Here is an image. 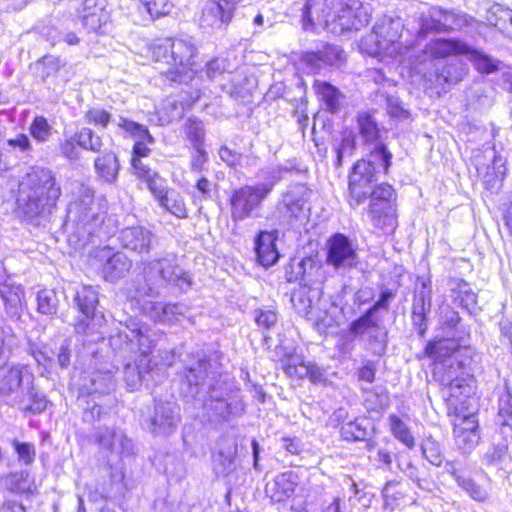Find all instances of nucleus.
I'll use <instances>...</instances> for the list:
<instances>
[{"label":"nucleus","instance_id":"obj_63","mask_svg":"<svg viewBox=\"0 0 512 512\" xmlns=\"http://www.w3.org/2000/svg\"><path fill=\"white\" fill-rule=\"evenodd\" d=\"M214 184L206 177H200L195 184L197 193H193V201L195 204L212 199V187Z\"/></svg>","mask_w":512,"mask_h":512},{"label":"nucleus","instance_id":"obj_3","mask_svg":"<svg viewBox=\"0 0 512 512\" xmlns=\"http://www.w3.org/2000/svg\"><path fill=\"white\" fill-rule=\"evenodd\" d=\"M312 189L304 183H292L281 193L268 221L272 231H260L255 238V253L258 262L264 267L274 265L280 254L276 247L279 232L294 229L300 222L312 196Z\"/></svg>","mask_w":512,"mask_h":512},{"label":"nucleus","instance_id":"obj_14","mask_svg":"<svg viewBox=\"0 0 512 512\" xmlns=\"http://www.w3.org/2000/svg\"><path fill=\"white\" fill-rule=\"evenodd\" d=\"M173 67L161 73L163 82L170 84H188L193 80L196 70L193 58L197 47L191 37L171 39Z\"/></svg>","mask_w":512,"mask_h":512},{"label":"nucleus","instance_id":"obj_55","mask_svg":"<svg viewBox=\"0 0 512 512\" xmlns=\"http://www.w3.org/2000/svg\"><path fill=\"white\" fill-rule=\"evenodd\" d=\"M456 445L465 453L471 452L479 443V431L453 429Z\"/></svg>","mask_w":512,"mask_h":512},{"label":"nucleus","instance_id":"obj_23","mask_svg":"<svg viewBox=\"0 0 512 512\" xmlns=\"http://www.w3.org/2000/svg\"><path fill=\"white\" fill-rule=\"evenodd\" d=\"M82 25L90 32L104 33L109 13L105 9V0H84L79 10Z\"/></svg>","mask_w":512,"mask_h":512},{"label":"nucleus","instance_id":"obj_11","mask_svg":"<svg viewBox=\"0 0 512 512\" xmlns=\"http://www.w3.org/2000/svg\"><path fill=\"white\" fill-rule=\"evenodd\" d=\"M71 307L78 312L74 322L77 335L83 336V342L103 340L101 331L106 323L103 311L100 310L99 291L92 285H78L72 289Z\"/></svg>","mask_w":512,"mask_h":512},{"label":"nucleus","instance_id":"obj_32","mask_svg":"<svg viewBox=\"0 0 512 512\" xmlns=\"http://www.w3.org/2000/svg\"><path fill=\"white\" fill-rule=\"evenodd\" d=\"M420 287L413 292L411 314L428 316L432 308V286L430 277H418Z\"/></svg>","mask_w":512,"mask_h":512},{"label":"nucleus","instance_id":"obj_5","mask_svg":"<svg viewBox=\"0 0 512 512\" xmlns=\"http://www.w3.org/2000/svg\"><path fill=\"white\" fill-rule=\"evenodd\" d=\"M397 289L384 284L379 287L378 299L341 330L338 347L342 354H351L360 342L374 356H383L388 347V330L382 325L379 311H388L396 298Z\"/></svg>","mask_w":512,"mask_h":512},{"label":"nucleus","instance_id":"obj_7","mask_svg":"<svg viewBox=\"0 0 512 512\" xmlns=\"http://www.w3.org/2000/svg\"><path fill=\"white\" fill-rule=\"evenodd\" d=\"M0 401L16 407L24 415H38L47 407V399L34 384V375L20 363L0 366Z\"/></svg>","mask_w":512,"mask_h":512},{"label":"nucleus","instance_id":"obj_44","mask_svg":"<svg viewBox=\"0 0 512 512\" xmlns=\"http://www.w3.org/2000/svg\"><path fill=\"white\" fill-rule=\"evenodd\" d=\"M183 131L192 147L204 146L206 131L201 120L196 117H189L184 123Z\"/></svg>","mask_w":512,"mask_h":512},{"label":"nucleus","instance_id":"obj_20","mask_svg":"<svg viewBox=\"0 0 512 512\" xmlns=\"http://www.w3.org/2000/svg\"><path fill=\"white\" fill-rule=\"evenodd\" d=\"M121 247L137 255H148L158 242L156 234L143 225H132L118 233Z\"/></svg>","mask_w":512,"mask_h":512},{"label":"nucleus","instance_id":"obj_48","mask_svg":"<svg viewBox=\"0 0 512 512\" xmlns=\"http://www.w3.org/2000/svg\"><path fill=\"white\" fill-rule=\"evenodd\" d=\"M74 136L80 148L92 152H101L103 146L102 139L92 129L83 127L75 132Z\"/></svg>","mask_w":512,"mask_h":512},{"label":"nucleus","instance_id":"obj_40","mask_svg":"<svg viewBox=\"0 0 512 512\" xmlns=\"http://www.w3.org/2000/svg\"><path fill=\"white\" fill-rule=\"evenodd\" d=\"M357 147V134L353 129H345L341 133L340 141L335 144L334 151L336 158L334 165L340 168L345 156H352Z\"/></svg>","mask_w":512,"mask_h":512},{"label":"nucleus","instance_id":"obj_45","mask_svg":"<svg viewBox=\"0 0 512 512\" xmlns=\"http://www.w3.org/2000/svg\"><path fill=\"white\" fill-rule=\"evenodd\" d=\"M263 180L260 183L253 184L266 198L274 190V187L283 179L282 170L275 167L263 169L259 173Z\"/></svg>","mask_w":512,"mask_h":512},{"label":"nucleus","instance_id":"obj_29","mask_svg":"<svg viewBox=\"0 0 512 512\" xmlns=\"http://www.w3.org/2000/svg\"><path fill=\"white\" fill-rule=\"evenodd\" d=\"M374 428L370 421L365 417H355L340 427V437L346 442H367L370 449L372 445L369 441L373 437Z\"/></svg>","mask_w":512,"mask_h":512},{"label":"nucleus","instance_id":"obj_19","mask_svg":"<svg viewBox=\"0 0 512 512\" xmlns=\"http://www.w3.org/2000/svg\"><path fill=\"white\" fill-rule=\"evenodd\" d=\"M92 439L99 451L106 455L116 454L120 457L134 454V443L121 430L104 425L94 426Z\"/></svg>","mask_w":512,"mask_h":512},{"label":"nucleus","instance_id":"obj_39","mask_svg":"<svg viewBox=\"0 0 512 512\" xmlns=\"http://www.w3.org/2000/svg\"><path fill=\"white\" fill-rule=\"evenodd\" d=\"M67 65V61L59 56L46 54L35 62V70L40 79L45 82L50 77H56L61 68Z\"/></svg>","mask_w":512,"mask_h":512},{"label":"nucleus","instance_id":"obj_31","mask_svg":"<svg viewBox=\"0 0 512 512\" xmlns=\"http://www.w3.org/2000/svg\"><path fill=\"white\" fill-rule=\"evenodd\" d=\"M97 176L108 184H114L118 179L120 163L112 150L101 151L94 160Z\"/></svg>","mask_w":512,"mask_h":512},{"label":"nucleus","instance_id":"obj_43","mask_svg":"<svg viewBox=\"0 0 512 512\" xmlns=\"http://www.w3.org/2000/svg\"><path fill=\"white\" fill-rule=\"evenodd\" d=\"M455 300L458 304L465 309L470 315H476L480 308L477 306V294L471 289L470 285L461 281L456 289Z\"/></svg>","mask_w":512,"mask_h":512},{"label":"nucleus","instance_id":"obj_61","mask_svg":"<svg viewBox=\"0 0 512 512\" xmlns=\"http://www.w3.org/2000/svg\"><path fill=\"white\" fill-rule=\"evenodd\" d=\"M220 159L230 168L237 169L244 167V154L222 145L218 151Z\"/></svg>","mask_w":512,"mask_h":512},{"label":"nucleus","instance_id":"obj_10","mask_svg":"<svg viewBox=\"0 0 512 512\" xmlns=\"http://www.w3.org/2000/svg\"><path fill=\"white\" fill-rule=\"evenodd\" d=\"M285 279L287 282H298L302 289L292 295V302L297 299L304 305V310L318 306L323 294V282L325 273L322 261L318 254L294 257L285 267Z\"/></svg>","mask_w":512,"mask_h":512},{"label":"nucleus","instance_id":"obj_58","mask_svg":"<svg viewBox=\"0 0 512 512\" xmlns=\"http://www.w3.org/2000/svg\"><path fill=\"white\" fill-rule=\"evenodd\" d=\"M225 72H231V65L224 57L213 58L205 66V75L209 80H215Z\"/></svg>","mask_w":512,"mask_h":512},{"label":"nucleus","instance_id":"obj_25","mask_svg":"<svg viewBox=\"0 0 512 512\" xmlns=\"http://www.w3.org/2000/svg\"><path fill=\"white\" fill-rule=\"evenodd\" d=\"M356 131L361 144L365 147L383 142V126L373 112L360 111L356 115Z\"/></svg>","mask_w":512,"mask_h":512},{"label":"nucleus","instance_id":"obj_35","mask_svg":"<svg viewBox=\"0 0 512 512\" xmlns=\"http://www.w3.org/2000/svg\"><path fill=\"white\" fill-rule=\"evenodd\" d=\"M435 77L438 84H456L466 74V68L458 61H439L435 64Z\"/></svg>","mask_w":512,"mask_h":512},{"label":"nucleus","instance_id":"obj_24","mask_svg":"<svg viewBox=\"0 0 512 512\" xmlns=\"http://www.w3.org/2000/svg\"><path fill=\"white\" fill-rule=\"evenodd\" d=\"M0 296L7 317L13 322L19 321L26 305L24 287L13 281L2 284L0 285Z\"/></svg>","mask_w":512,"mask_h":512},{"label":"nucleus","instance_id":"obj_26","mask_svg":"<svg viewBox=\"0 0 512 512\" xmlns=\"http://www.w3.org/2000/svg\"><path fill=\"white\" fill-rule=\"evenodd\" d=\"M234 12L217 0H209L202 10L200 25L202 28L225 30L231 23Z\"/></svg>","mask_w":512,"mask_h":512},{"label":"nucleus","instance_id":"obj_8","mask_svg":"<svg viewBox=\"0 0 512 512\" xmlns=\"http://www.w3.org/2000/svg\"><path fill=\"white\" fill-rule=\"evenodd\" d=\"M61 194L56 173L49 168L35 166L20 183L17 204L28 218L46 217L56 207Z\"/></svg>","mask_w":512,"mask_h":512},{"label":"nucleus","instance_id":"obj_6","mask_svg":"<svg viewBox=\"0 0 512 512\" xmlns=\"http://www.w3.org/2000/svg\"><path fill=\"white\" fill-rule=\"evenodd\" d=\"M301 17L304 30H315L319 25L335 36L360 30L370 21L366 8L359 2L348 5L340 0H306Z\"/></svg>","mask_w":512,"mask_h":512},{"label":"nucleus","instance_id":"obj_57","mask_svg":"<svg viewBox=\"0 0 512 512\" xmlns=\"http://www.w3.org/2000/svg\"><path fill=\"white\" fill-rule=\"evenodd\" d=\"M87 406L84 408L83 411V420L86 423H90L94 426L96 422L100 424L101 421L106 423L107 418L110 417V414L98 403L93 401L92 404H90V401H86Z\"/></svg>","mask_w":512,"mask_h":512},{"label":"nucleus","instance_id":"obj_15","mask_svg":"<svg viewBox=\"0 0 512 512\" xmlns=\"http://www.w3.org/2000/svg\"><path fill=\"white\" fill-rule=\"evenodd\" d=\"M174 351H165L161 356L162 365L153 363L147 356H139L133 363H127L123 368V379L129 391L138 390L143 383L147 386L159 383L164 377L163 366H171L174 361Z\"/></svg>","mask_w":512,"mask_h":512},{"label":"nucleus","instance_id":"obj_21","mask_svg":"<svg viewBox=\"0 0 512 512\" xmlns=\"http://www.w3.org/2000/svg\"><path fill=\"white\" fill-rule=\"evenodd\" d=\"M404 28L403 21L400 17L383 16L373 27L371 39L375 41L376 52L389 50L390 46L399 42L402 38Z\"/></svg>","mask_w":512,"mask_h":512},{"label":"nucleus","instance_id":"obj_27","mask_svg":"<svg viewBox=\"0 0 512 512\" xmlns=\"http://www.w3.org/2000/svg\"><path fill=\"white\" fill-rule=\"evenodd\" d=\"M343 50L336 45L322 44L314 51H306L302 55V61L314 70H320L326 66H338L343 61Z\"/></svg>","mask_w":512,"mask_h":512},{"label":"nucleus","instance_id":"obj_18","mask_svg":"<svg viewBox=\"0 0 512 512\" xmlns=\"http://www.w3.org/2000/svg\"><path fill=\"white\" fill-rule=\"evenodd\" d=\"M266 199L254 185L247 184L233 190L229 199L232 221L260 217Z\"/></svg>","mask_w":512,"mask_h":512},{"label":"nucleus","instance_id":"obj_62","mask_svg":"<svg viewBox=\"0 0 512 512\" xmlns=\"http://www.w3.org/2000/svg\"><path fill=\"white\" fill-rule=\"evenodd\" d=\"M88 123L100 126L105 129L109 123L114 122L110 112L102 108H91L85 114Z\"/></svg>","mask_w":512,"mask_h":512},{"label":"nucleus","instance_id":"obj_54","mask_svg":"<svg viewBox=\"0 0 512 512\" xmlns=\"http://www.w3.org/2000/svg\"><path fill=\"white\" fill-rule=\"evenodd\" d=\"M159 203L167 211L178 218H186L188 216L183 198L174 191H171L165 195L163 199L159 201Z\"/></svg>","mask_w":512,"mask_h":512},{"label":"nucleus","instance_id":"obj_51","mask_svg":"<svg viewBox=\"0 0 512 512\" xmlns=\"http://www.w3.org/2000/svg\"><path fill=\"white\" fill-rule=\"evenodd\" d=\"M460 321L459 313L451 306L443 305L440 307L439 323L442 331L445 332L447 336L455 337V332Z\"/></svg>","mask_w":512,"mask_h":512},{"label":"nucleus","instance_id":"obj_1","mask_svg":"<svg viewBox=\"0 0 512 512\" xmlns=\"http://www.w3.org/2000/svg\"><path fill=\"white\" fill-rule=\"evenodd\" d=\"M179 378L180 397L188 409L196 410L192 412L195 418L218 424L244 414V402L231 395V387L216 361L205 356L199 358L185 366Z\"/></svg>","mask_w":512,"mask_h":512},{"label":"nucleus","instance_id":"obj_42","mask_svg":"<svg viewBox=\"0 0 512 512\" xmlns=\"http://www.w3.org/2000/svg\"><path fill=\"white\" fill-rule=\"evenodd\" d=\"M508 459H510L509 445L493 440L492 445L483 455L482 462L486 466H494L502 469L503 464H505Z\"/></svg>","mask_w":512,"mask_h":512},{"label":"nucleus","instance_id":"obj_22","mask_svg":"<svg viewBox=\"0 0 512 512\" xmlns=\"http://www.w3.org/2000/svg\"><path fill=\"white\" fill-rule=\"evenodd\" d=\"M103 260L102 275L106 281L115 283L124 278L132 267V260L123 252H112L109 248L100 251Z\"/></svg>","mask_w":512,"mask_h":512},{"label":"nucleus","instance_id":"obj_4","mask_svg":"<svg viewBox=\"0 0 512 512\" xmlns=\"http://www.w3.org/2000/svg\"><path fill=\"white\" fill-rule=\"evenodd\" d=\"M108 203L104 196L95 198L93 187L81 183L75 192V199L67 207L62 229L67 233L68 241L75 246L84 247L107 238L110 231L105 219Z\"/></svg>","mask_w":512,"mask_h":512},{"label":"nucleus","instance_id":"obj_50","mask_svg":"<svg viewBox=\"0 0 512 512\" xmlns=\"http://www.w3.org/2000/svg\"><path fill=\"white\" fill-rule=\"evenodd\" d=\"M493 157L491 166H487L484 181L487 183L492 182L493 179H499L502 181L506 175L507 167L506 161L507 157L502 155L500 152L496 151L495 148L492 150Z\"/></svg>","mask_w":512,"mask_h":512},{"label":"nucleus","instance_id":"obj_52","mask_svg":"<svg viewBox=\"0 0 512 512\" xmlns=\"http://www.w3.org/2000/svg\"><path fill=\"white\" fill-rule=\"evenodd\" d=\"M423 457L432 465L440 467L444 462L441 444L432 437H427L421 444Z\"/></svg>","mask_w":512,"mask_h":512},{"label":"nucleus","instance_id":"obj_37","mask_svg":"<svg viewBox=\"0 0 512 512\" xmlns=\"http://www.w3.org/2000/svg\"><path fill=\"white\" fill-rule=\"evenodd\" d=\"M114 123L124 137L133 138L135 141L145 140L148 144H154L155 142L154 137L143 124L135 122L124 116H119L118 119L114 120Z\"/></svg>","mask_w":512,"mask_h":512},{"label":"nucleus","instance_id":"obj_2","mask_svg":"<svg viewBox=\"0 0 512 512\" xmlns=\"http://www.w3.org/2000/svg\"><path fill=\"white\" fill-rule=\"evenodd\" d=\"M366 148L368 153L352 166L349 174V204L355 208L370 199L367 214L372 225L392 233L397 227L395 190L378 181L389 173L393 155L384 142Z\"/></svg>","mask_w":512,"mask_h":512},{"label":"nucleus","instance_id":"obj_60","mask_svg":"<svg viewBox=\"0 0 512 512\" xmlns=\"http://www.w3.org/2000/svg\"><path fill=\"white\" fill-rule=\"evenodd\" d=\"M141 2L152 18L168 15L173 8L170 0H141Z\"/></svg>","mask_w":512,"mask_h":512},{"label":"nucleus","instance_id":"obj_38","mask_svg":"<svg viewBox=\"0 0 512 512\" xmlns=\"http://www.w3.org/2000/svg\"><path fill=\"white\" fill-rule=\"evenodd\" d=\"M314 89L330 113L338 112L341 92L337 87L329 82L316 80Z\"/></svg>","mask_w":512,"mask_h":512},{"label":"nucleus","instance_id":"obj_9","mask_svg":"<svg viewBox=\"0 0 512 512\" xmlns=\"http://www.w3.org/2000/svg\"><path fill=\"white\" fill-rule=\"evenodd\" d=\"M142 266L144 284L138 288L141 295L159 297L168 292L179 295L187 293L193 285L192 275L172 252L146 260Z\"/></svg>","mask_w":512,"mask_h":512},{"label":"nucleus","instance_id":"obj_13","mask_svg":"<svg viewBox=\"0 0 512 512\" xmlns=\"http://www.w3.org/2000/svg\"><path fill=\"white\" fill-rule=\"evenodd\" d=\"M165 340V335L151 329L148 325L130 320L125 330L110 336L109 342L114 350H133L137 345L140 351L139 356L149 357L153 349Z\"/></svg>","mask_w":512,"mask_h":512},{"label":"nucleus","instance_id":"obj_12","mask_svg":"<svg viewBox=\"0 0 512 512\" xmlns=\"http://www.w3.org/2000/svg\"><path fill=\"white\" fill-rule=\"evenodd\" d=\"M181 423V408L170 399H154L153 405L141 412L140 425L154 437L167 438Z\"/></svg>","mask_w":512,"mask_h":512},{"label":"nucleus","instance_id":"obj_30","mask_svg":"<svg viewBox=\"0 0 512 512\" xmlns=\"http://www.w3.org/2000/svg\"><path fill=\"white\" fill-rule=\"evenodd\" d=\"M469 51V45L459 39L438 38L425 46V52L435 60L446 61L451 55H464Z\"/></svg>","mask_w":512,"mask_h":512},{"label":"nucleus","instance_id":"obj_28","mask_svg":"<svg viewBox=\"0 0 512 512\" xmlns=\"http://www.w3.org/2000/svg\"><path fill=\"white\" fill-rule=\"evenodd\" d=\"M297 486V475L292 471L278 474L265 486L266 495L274 503H281L290 498Z\"/></svg>","mask_w":512,"mask_h":512},{"label":"nucleus","instance_id":"obj_46","mask_svg":"<svg viewBox=\"0 0 512 512\" xmlns=\"http://www.w3.org/2000/svg\"><path fill=\"white\" fill-rule=\"evenodd\" d=\"M390 430L393 436L409 449L415 446V440L408 426L395 414H391L388 418Z\"/></svg>","mask_w":512,"mask_h":512},{"label":"nucleus","instance_id":"obj_47","mask_svg":"<svg viewBox=\"0 0 512 512\" xmlns=\"http://www.w3.org/2000/svg\"><path fill=\"white\" fill-rule=\"evenodd\" d=\"M29 134L38 143H46L53 134V127L43 115L33 118L29 126Z\"/></svg>","mask_w":512,"mask_h":512},{"label":"nucleus","instance_id":"obj_56","mask_svg":"<svg viewBox=\"0 0 512 512\" xmlns=\"http://www.w3.org/2000/svg\"><path fill=\"white\" fill-rule=\"evenodd\" d=\"M457 485L475 501L485 502L488 499V491L470 476L465 475Z\"/></svg>","mask_w":512,"mask_h":512},{"label":"nucleus","instance_id":"obj_59","mask_svg":"<svg viewBox=\"0 0 512 512\" xmlns=\"http://www.w3.org/2000/svg\"><path fill=\"white\" fill-rule=\"evenodd\" d=\"M489 21L498 29L506 31L512 22V10L496 5L492 8Z\"/></svg>","mask_w":512,"mask_h":512},{"label":"nucleus","instance_id":"obj_53","mask_svg":"<svg viewBox=\"0 0 512 512\" xmlns=\"http://www.w3.org/2000/svg\"><path fill=\"white\" fill-rule=\"evenodd\" d=\"M59 300L54 290L43 289L37 293V310L44 315H54L58 311Z\"/></svg>","mask_w":512,"mask_h":512},{"label":"nucleus","instance_id":"obj_41","mask_svg":"<svg viewBox=\"0 0 512 512\" xmlns=\"http://www.w3.org/2000/svg\"><path fill=\"white\" fill-rule=\"evenodd\" d=\"M237 448H228L220 450L213 456V470L217 476H228L235 470V455Z\"/></svg>","mask_w":512,"mask_h":512},{"label":"nucleus","instance_id":"obj_16","mask_svg":"<svg viewBox=\"0 0 512 512\" xmlns=\"http://www.w3.org/2000/svg\"><path fill=\"white\" fill-rule=\"evenodd\" d=\"M472 21L473 18L464 12L432 7L427 15L420 18L416 42L408 47L420 45V41L424 40L429 33L460 30L469 26Z\"/></svg>","mask_w":512,"mask_h":512},{"label":"nucleus","instance_id":"obj_34","mask_svg":"<svg viewBox=\"0 0 512 512\" xmlns=\"http://www.w3.org/2000/svg\"><path fill=\"white\" fill-rule=\"evenodd\" d=\"M114 387L113 375L110 371L104 373L96 371L84 378L81 385L83 395L106 394Z\"/></svg>","mask_w":512,"mask_h":512},{"label":"nucleus","instance_id":"obj_33","mask_svg":"<svg viewBox=\"0 0 512 512\" xmlns=\"http://www.w3.org/2000/svg\"><path fill=\"white\" fill-rule=\"evenodd\" d=\"M135 175L146 183L147 188L158 201L162 200L163 197L169 193L166 180L148 165L139 162L136 163Z\"/></svg>","mask_w":512,"mask_h":512},{"label":"nucleus","instance_id":"obj_36","mask_svg":"<svg viewBox=\"0 0 512 512\" xmlns=\"http://www.w3.org/2000/svg\"><path fill=\"white\" fill-rule=\"evenodd\" d=\"M460 347L459 342L455 337L441 338L429 341L424 349L426 356L434 359L437 362H444V360L455 353Z\"/></svg>","mask_w":512,"mask_h":512},{"label":"nucleus","instance_id":"obj_17","mask_svg":"<svg viewBox=\"0 0 512 512\" xmlns=\"http://www.w3.org/2000/svg\"><path fill=\"white\" fill-rule=\"evenodd\" d=\"M358 245L343 233H335L326 243V264L337 273L345 274L359 264Z\"/></svg>","mask_w":512,"mask_h":512},{"label":"nucleus","instance_id":"obj_64","mask_svg":"<svg viewBox=\"0 0 512 512\" xmlns=\"http://www.w3.org/2000/svg\"><path fill=\"white\" fill-rule=\"evenodd\" d=\"M13 447L18 455L19 461L24 465H30L33 463L36 454L33 444L14 440Z\"/></svg>","mask_w":512,"mask_h":512},{"label":"nucleus","instance_id":"obj_49","mask_svg":"<svg viewBox=\"0 0 512 512\" xmlns=\"http://www.w3.org/2000/svg\"><path fill=\"white\" fill-rule=\"evenodd\" d=\"M464 55L473 61L476 69L482 73L489 74L498 69L499 62L497 60L471 46Z\"/></svg>","mask_w":512,"mask_h":512}]
</instances>
